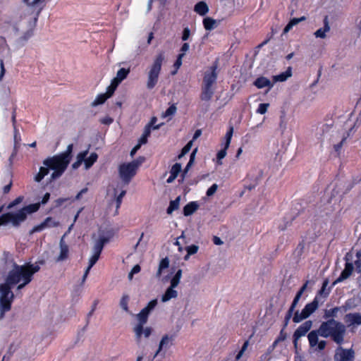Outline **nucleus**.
<instances>
[{
	"mask_svg": "<svg viewBox=\"0 0 361 361\" xmlns=\"http://www.w3.org/2000/svg\"><path fill=\"white\" fill-rule=\"evenodd\" d=\"M346 329L343 324L335 320L334 318L323 322L319 328L310 331L308 335V341L312 345L317 343V337H331L337 344L341 345L344 341Z\"/></svg>",
	"mask_w": 361,
	"mask_h": 361,
	"instance_id": "nucleus-1",
	"label": "nucleus"
},
{
	"mask_svg": "<svg viewBox=\"0 0 361 361\" xmlns=\"http://www.w3.org/2000/svg\"><path fill=\"white\" fill-rule=\"evenodd\" d=\"M40 267L37 264L25 263L23 265H19L13 263L12 269L8 271L4 284L7 285L11 288L24 281H32L33 276L38 272Z\"/></svg>",
	"mask_w": 361,
	"mask_h": 361,
	"instance_id": "nucleus-2",
	"label": "nucleus"
},
{
	"mask_svg": "<svg viewBox=\"0 0 361 361\" xmlns=\"http://www.w3.org/2000/svg\"><path fill=\"white\" fill-rule=\"evenodd\" d=\"M38 210V204H28L15 212L4 213L0 216V226L10 224L14 228H19L27 220L28 215Z\"/></svg>",
	"mask_w": 361,
	"mask_h": 361,
	"instance_id": "nucleus-3",
	"label": "nucleus"
},
{
	"mask_svg": "<svg viewBox=\"0 0 361 361\" xmlns=\"http://www.w3.org/2000/svg\"><path fill=\"white\" fill-rule=\"evenodd\" d=\"M217 68L218 61H216L204 73L200 95L202 101L209 102L214 95V88L213 85L216 82L218 77Z\"/></svg>",
	"mask_w": 361,
	"mask_h": 361,
	"instance_id": "nucleus-4",
	"label": "nucleus"
},
{
	"mask_svg": "<svg viewBox=\"0 0 361 361\" xmlns=\"http://www.w3.org/2000/svg\"><path fill=\"white\" fill-rule=\"evenodd\" d=\"M73 148V144L68 145L65 152L45 159L43 164L50 169H61L65 171L71 160Z\"/></svg>",
	"mask_w": 361,
	"mask_h": 361,
	"instance_id": "nucleus-5",
	"label": "nucleus"
},
{
	"mask_svg": "<svg viewBox=\"0 0 361 361\" xmlns=\"http://www.w3.org/2000/svg\"><path fill=\"white\" fill-rule=\"evenodd\" d=\"M164 59V54L161 51L156 56L153 63L149 66L146 83L148 90H152L157 85Z\"/></svg>",
	"mask_w": 361,
	"mask_h": 361,
	"instance_id": "nucleus-6",
	"label": "nucleus"
},
{
	"mask_svg": "<svg viewBox=\"0 0 361 361\" xmlns=\"http://www.w3.org/2000/svg\"><path fill=\"white\" fill-rule=\"evenodd\" d=\"M142 161L133 160L131 162L123 163L118 167V173L122 181L128 185L136 175L137 171Z\"/></svg>",
	"mask_w": 361,
	"mask_h": 361,
	"instance_id": "nucleus-7",
	"label": "nucleus"
},
{
	"mask_svg": "<svg viewBox=\"0 0 361 361\" xmlns=\"http://www.w3.org/2000/svg\"><path fill=\"white\" fill-rule=\"evenodd\" d=\"M11 288L4 283L0 284V309L3 311H9L11 309L14 294Z\"/></svg>",
	"mask_w": 361,
	"mask_h": 361,
	"instance_id": "nucleus-8",
	"label": "nucleus"
},
{
	"mask_svg": "<svg viewBox=\"0 0 361 361\" xmlns=\"http://www.w3.org/2000/svg\"><path fill=\"white\" fill-rule=\"evenodd\" d=\"M149 312L143 308L140 313L137 314L138 323L133 328V331L135 336V340L137 343H140L142 337L143 326L147 323Z\"/></svg>",
	"mask_w": 361,
	"mask_h": 361,
	"instance_id": "nucleus-9",
	"label": "nucleus"
},
{
	"mask_svg": "<svg viewBox=\"0 0 361 361\" xmlns=\"http://www.w3.org/2000/svg\"><path fill=\"white\" fill-rule=\"evenodd\" d=\"M318 299L317 296L313 300V301L310 303L307 304L304 309L302 310L301 313L299 314L298 312H295V323L299 322L302 319H307L310 316L318 307Z\"/></svg>",
	"mask_w": 361,
	"mask_h": 361,
	"instance_id": "nucleus-10",
	"label": "nucleus"
},
{
	"mask_svg": "<svg viewBox=\"0 0 361 361\" xmlns=\"http://www.w3.org/2000/svg\"><path fill=\"white\" fill-rule=\"evenodd\" d=\"M334 358L335 361H354L355 351L353 348L345 349L339 346L336 349Z\"/></svg>",
	"mask_w": 361,
	"mask_h": 361,
	"instance_id": "nucleus-11",
	"label": "nucleus"
},
{
	"mask_svg": "<svg viewBox=\"0 0 361 361\" xmlns=\"http://www.w3.org/2000/svg\"><path fill=\"white\" fill-rule=\"evenodd\" d=\"M293 314V302L290 304L289 309L288 310V312L285 317L284 321H283V326L281 329L280 334L277 338L275 340V343H279L281 341H284L288 336L287 333L285 331V329L286 326L288 325L289 319L291 318L292 315Z\"/></svg>",
	"mask_w": 361,
	"mask_h": 361,
	"instance_id": "nucleus-12",
	"label": "nucleus"
},
{
	"mask_svg": "<svg viewBox=\"0 0 361 361\" xmlns=\"http://www.w3.org/2000/svg\"><path fill=\"white\" fill-rule=\"evenodd\" d=\"M114 235V232L112 229L106 231L103 235H99L94 246L103 250L105 244L108 243Z\"/></svg>",
	"mask_w": 361,
	"mask_h": 361,
	"instance_id": "nucleus-13",
	"label": "nucleus"
},
{
	"mask_svg": "<svg viewBox=\"0 0 361 361\" xmlns=\"http://www.w3.org/2000/svg\"><path fill=\"white\" fill-rule=\"evenodd\" d=\"M312 326V322L310 320L305 322L295 331V348H296V341L305 336Z\"/></svg>",
	"mask_w": 361,
	"mask_h": 361,
	"instance_id": "nucleus-14",
	"label": "nucleus"
},
{
	"mask_svg": "<svg viewBox=\"0 0 361 361\" xmlns=\"http://www.w3.org/2000/svg\"><path fill=\"white\" fill-rule=\"evenodd\" d=\"M353 271V264L351 262H346L344 269L341 273L339 277L333 283L332 286L336 285L345 279H347Z\"/></svg>",
	"mask_w": 361,
	"mask_h": 361,
	"instance_id": "nucleus-15",
	"label": "nucleus"
},
{
	"mask_svg": "<svg viewBox=\"0 0 361 361\" xmlns=\"http://www.w3.org/2000/svg\"><path fill=\"white\" fill-rule=\"evenodd\" d=\"M173 340V336H169L168 335H164L159 343V348L155 353L154 357H155L163 348H169L172 345Z\"/></svg>",
	"mask_w": 361,
	"mask_h": 361,
	"instance_id": "nucleus-16",
	"label": "nucleus"
},
{
	"mask_svg": "<svg viewBox=\"0 0 361 361\" xmlns=\"http://www.w3.org/2000/svg\"><path fill=\"white\" fill-rule=\"evenodd\" d=\"M253 84L258 89H262L265 87H268V90H269L273 87V83L268 78H267L264 76L257 78L254 81Z\"/></svg>",
	"mask_w": 361,
	"mask_h": 361,
	"instance_id": "nucleus-17",
	"label": "nucleus"
},
{
	"mask_svg": "<svg viewBox=\"0 0 361 361\" xmlns=\"http://www.w3.org/2000/svg\"><path fill=\"white\" fill-rule=\"evenodd\" d=\"M69 249L68 246L66 244L63 239L60 240V254L57 257L56 261L61 262L66 259L68 257Z\"/></svg>",
	"mask_w": 361,
	"mask_h": 361,
	"instance_id": "nucleus-18",
	"label": "nucleus"
},
{
	"mask_svg": "<svg viewBox=\"0 0 361 361\" xmlns=\"http://www.w3.org/2000/svg\"><path fill=\"white\" fill-rule=\"evenodd\" d=\"M345 321L350 325L361 324V315L360 313H348L345 316Z\"/></svg>",
	"mask_w": 361,
	"mask_h": 361,
	"instance_id": "nucleus-19",
	"label": "nucleus"
},
{
	"mask_svg": "<svg viewBox=\"0 0 361 361\" xmlns=\"http://www.w3.org/2000/svg\"><path fill=\"white\" fill-rule=\"evenodd\" d=\"M332 126L327 123H319L317 126L315 135L318 139H322L325 133H328Z\"/></svg>",
	"mask_w": 361,
	"mask_h": 361,
	"instance_id": "nucleus-20",
	"label": "nucleus"
},
{
	"mask_svg": "<svg viewBox=\"0 0 361 361\" xmlns=\"http://www.w3.org/2000/svg\"><path fill=\"white\" fill-rule=\"evenodd\" d=\"M194 11L203 16L209 12V6L204 1H199L195 5Z\"/></svg>",
	"mask_w": 361,
	"mask_h": 361,
	"instance_id": "nucleus-21",
	"label": "nucleus"
},
{
	"mask_svg": "<svg viewBox=\"0 0 361 361\" xmlns=\"http://www.w3.org/2000/svg\"><path fill=\"white\" fill-rule=\"evenodd\" d=\"M176 288L169 286L166 290L165 293L161 297V301L166 302L172 298H176L178 296V292L175 290Z\"/></svg>",
	"mask_w": 361,
	"mask_h": 361,
	"instance_id": "nucleus-22",
	"label": "nucleus"
},
{
	"mask_svg": "<svg viewBox=\"0 0 361 361\" xmlns=\"http://www.w3.org/2000/svg\"><path fill=\"white\" fill-rule=\"evenodd\" d=\"M199 204L197 202H190L183 207V214L185 216L192 215L196 210H197Z\"/></svg>",
	"mask_w": 361,
	"mask_h": 361,
	"instance_id": "nucleus-23",
	"label": "nucleus"
},
{
	"mask_svg": "<svg viewBox=\"0 0 361 361\" xmlns=\"http://www.w3.org/2000/svg\"><path fill=\"white\" fill-rule=\"evenodd\" d=\"M330 27L328 21V16H325L324 19V27L319 28L314 32L316 37L324 38L326 37V32L329 31Z\"/></svg>",
	"mask_w": 361,
	"mask_h": 361,
	"instance_id": "nucleus-24",
	"label": "nucleus"
},
{
	"mask_svg": "<svg viewBox=\"0 0 361 361\" xmlns=\"http://www.w3.org/2000/svg\"><path fill=\"white\" fill-rule=\"evenodd\" d=\"M292 75V68L288 67L285 72L273 76L274 82H283Z\"/></svg>",
	"mask_w": 361,
	"mask_h": 361,
	"instance_id": "nucleus-25",
	"label": "nucleus"
},
{
	"mask_svg": "<svg viewBox=\"0 0 361 361\" xmlns=\"http://www.w3.org/2000/svg\"><path fill=\"white\" fill-rule=\"evenodd\" d=\"M129 73V68H121L117 71L116 76L113 78V80L120 84L124 79L128 77Z\"/></svg>",
	"mask_w": 361,
	"mask_h": 361,
	"instance_id": "nucleus-26",
	"label": "nucleus"
},
{
	"mask_svg": "<svg viewBox=\"0 0 361 361\" xmlns=\"http://www.w3.org/2000/svg\"><path fill=\"white\" fill-rule=\"evenodd\" d=\"M169 267V259L167 257L161 259L159 264L158 270L156 273V277L159 279L161 276L163 270Z\"/></svg>",
	"mask_w": 361,
	"mask_h": 361,
	"instance_id": "nucleus-27",
	"label": "nucleus"
},
{
	"mask_svg": "<svg viewBox=\"0 0 361 361\" xmlns=\"http://www.w3.org/2000/svg\"><path fill=\"white\" fill-rule=\"evenodd\" d=\"M202 23L206 30H212L217 26L216 20L210 17L204 18Z\"/></svg>",
	"mask_w": 361,
	"mask_h": 361,
	"instance_id": "nucleus-28",
	"label": "nucleus"
},
{
	"mask_svg": "<svg viewBox=\"0 0 361 361\" xmlns=\"http://www.w3.org/2000/svg\"><path fill=\"white\" fill-rule=\"evenodd\" d=\"M34 34L33 30L30 29L25 32L22 36L18 39V43L21 46H24L25 43L32 37Z\"/></svg>",
	"mask_w": 361,
	"mask_h": 361,
	"instance_id": "nucleus-29",
	"label": "nucleus"
},
{
	"mask_svg": "<svg viewBox=\"0 0 361 361\" xmlns=\"http://www.w3.org/2000/svg\"><path fill=\"white\" fill-rule=\"evenodd\" d=\"M49 169H50L47 166H41L39 168V172L35 176V180L37 183H39L44 178V176L49 173Z\"/></svg>",
	"mask_w": 361,
	"mask_h": 361,
	"instance_id": "nucleus-30",
	"label": "nucleus"
},
{
	"mask_svg": "<svg viewBox=\"0 0 361 361\" xmlns=\"http://www.w3.org/2000/svg\"><path fill=\"white\" fill-rule=\"evenodd\" d=\"M108 99L109 97L106 96L105 93L99 94L96 97L95 99L92 102L91 106L94 107L100 104H103Z\"/></svg>",
	"mask_w": 361,
	"mask_h": 361,
	"instance_id": "nucleus-31",
	"label": "nucleus"
},
{
	"mask_svg": "<svg viewBox=\"0 0 361 361\" xmlns=\"http://www.w3.org/2000/svg\"><path fill=\"white\" fill-rule=\"evenodd\" d=\"M97 159L98 155L96 152L91 153L89 157L86 158L85 160V168L87 169L92 167V165L97 161Z\"/></svg>",
	"mask_w": 361,
	"mask_h": 361,
	"instance_id": "nucleus-32",
	"label": "nucleus"
},
{
	"mask_svg": "<svg viewBox=\"0 0 361 361\" xmlns=\"http://www.w3.org/2000/svg\"><path fill=\"white\" fill-rule=\"evenodd\" d=\"M309 344L311 348H314L315 351L320 352L325 349L326 345V341L324 340L319 341V337H317V343L312 345L311 343L309 341Z\"/></svg>",
	"mask_w": 361,
	"mask_h": 361,
	"instance_id": "nucleus-33",
	"label": "nucleus"
},
{
	"mask_svg": "<svg viewBox=\"0 0 361 361\" xmlns=\"http://www.w3.org/2000/svg\"><path fill=\"white\" fill-rule=\"evenodd\" d=\"M43 224H45L44 226L46 228H51L54 227H58L59 226V222L55 221V219L51 216L47 217L43 221Z\"/></svg>",
	"mask_w": 361,
	"mask_h": 361,
	"instance_id": "nucleus-34",
	"label": "nucleus"
},
{
	"mask_svg": "<svg viewBox=\"0 0 361 361\" xmlns=\"http://www.w3.org/2000/svg\"><path fill=\"white\" fill-rule=\"evenodd\" d=\"M179 204L180 197H178L174 200H171L166 210L167 214H171L173 211L178 209L179 207Z\"/></svg>",
	"mask_w": 361,
	"mask_h": 361,
	"instance_id": "nucleus-35",
	"label": "nucleus"
},
{
	"mask_svg": "<svg viewBox=\"0 0 361 361\" xmlns=\"http://www.w3.org/2000/svg\"><path fill=\"white\" fill-rule=\"evenodd\" d=\"M118 85L119 84L114 80H111V84L107 87L106 92H105V94H106V96L109 97V98H110L114 94Z\"/></svg>",
	"mask_w": 361,
	"mask_h": 361,
	"instance_id": "nucleus-36",
	"label": "nucleus"
},
{
	"mask_svg": "<svg viewBox=\"0 0 361 361\" xmlns=\"http://www.w3.org/2000/svg\"><path fill=\"white\" fill-rule=\"evenodd\" d=\"M233 133V127L232 126H230L228 131L226 133L225 137H224V145H226V148H228L230 146Z\"/></svg>",
	"mask_w": 361,
	"mask_h": 361,
	"instance_id": "nucleus-37",
	"label": "nucleus"
},
{
	"mask_svg": "<svg viewBox=\"0 0 361 361\" xmlns=\"http://www.w3.org/2000/svg\"><path fill=\"white\" fill-rule=\"evenodd\" d=\"M329 284V280L326 279L322 283V288L319 290L318 295L322 296L324 298H326L330 292V288L326 290V287Z\"/></svg>",
	"mask_w": 361,
	"mask_h": 361,
	"instance_id": "nucleus-38",
	"label": "nucleus"
},
{
	"mask_svg": "<svg viewBox=\"0 0 361 361\" xmlns=\"http://www.w3.org/2000/svg\"><path fill=\"white\" fill-rule=\"evenodd\" d=\"M129 296L128 295H123L120 301L121 307L126 312H129L128 308Z\"/></svg>",
	"mask_w": 361,
	"mask_h": 361,
	"instance_id": "nucleus-39",
	"label": "nucleus"
},
{
	"mask_svg": "<svg viewBox=\"0 0 361 361\" xmlns=\"http://www.w3.org/2000/svg\"><path fill=\"white\" fill-rule=\"evenodd\" d=\"M44 225H45V224H43L42 222H41L39 224H37V225L33 226V228L29 231V233H28L29 235H32L35 233L42 232L44 230L47 229L45 228Z\"/></svg>",
	"mask_w": 361,
	"mask_h": 361,
	"instance_id": "nucleus-40",
	"label": "nucleus"
},
{
	"mask_svg": "<svg viewBox=\"0 0 361 361\" xmlns=\"http://www.w3.org/2000/svg\"><path fill=\"white\" fill-rule=\"evenodd\" d=\"M44 225H45V224H43L42 222H41L39 224H37V225L33 226V228L29 231V233H28L29 235H32L35 233L42 232L44 230L47 229L45 228Z\"/></svg>",
	"mask_w": 361,
	"mask_h": 361,
	"instance_id": "nucleus-41",
	"label": "nucleus"
},
{
	"mask_svg": "<svg viewBox=\"0 0 361 361\" xmlns=\"http://www.w3.org/2000/svg\"><path fill=\"white\" fill-rule=\"evenodd\" d=\"M228 148H226V145H224V147L219 150L216 154L217 164L221 165L222 164L221 159H223L227 154Z\"/></svg>",
	"mask_w": 361,
	"mask_h": 361,
	"instance_id": "nucleus-42",
	"label": "nucleus"
},
{
	"mask_svg": "<svg viewBox=\"0 0 361 361\" xmlns=\"http://www.w3.org/2000/svg\"><path fill=\"white\" fill-rule=\"evenodd\" d=\"M192 145V140L189 141L181 149L180 154L178 156V159H181L187 153L190 152Z\"/></svg>",
	"mask_w": 361,
	"mask_h": 361,
	"instance_id": "nucleus-43",
	"label": "nucleus"
},
{
	"mask_svg": "<svg viewBox=\"0 0 361 361\" xmlns=\"http://www.w3.org/2000/svg\"><path fill=\"white\" fill-rule=\"evenodd\" d=\"M309 281H307L300 288V289L298 291L296 295H295V307L296 306L298 300H300V297L302 296V293L305 292V290L307 288V284Z\"/></svg>",
	"mask_w": 361,
	"mask_h": 361,
	"instance_id": "nucleus-44",
	"label": "nucleus"
},
{
	"mask_svg": "<svg viewBox=\"0 0 361 361\" xmlns=\"http://www.w3.org/2000/svg\"><path fill=\"white\" fill-rule=\"evenodd\" d=\"M24 200V197L20 195L17 197L15 200L11 201L6 207L7 209H11L15 207L16 206L20 204Z\"/></svg>",
	"mask_w": 361,
	"mask_h": 361,
	"instance_id": "nucleus-45",
	"label": "nucleus"
},
{
	"mask_svg": "<svg viewBox=\"0 0 361 361\" xmlns=\"http://www.w3.org/2000/svg\"><path fill=\"white\" fill-rule=\"evenodd\" d=\"M340 308L336 307L330 310H326L324 313V317L325 319L330 317H335L336 316L337 312L339 311Z\"/></svg>",
	"mask_w": 361,
	"mask_h": 361,
	"instance_id": "nucleus-46",
	"label": "nucleus"
},
{
	"mask_svg": "<svg viewBox=\"0 0 361 361\" xmlns=\"http://www.w3.org/2000/svg\"><path fill=\"white\" fill-rule=\"evenodd\" d=\"M126 193V190H122L120 194L116 197V214H118V209L121 205L123 197L125 196Z\"/></svg>",
	"mask_w": 361,
	"mask_h": 361,
	"instance_id": "nucleus-47",
	"label": "nucleus"
},
{
	"mask_svg": "<svg viewBox=\"0 0 361 361\" xmlns=\"http://www.w3.org/2000/svg\"><path fill=\"white\" fill-rule=\"evenodd\" d=\"M183 58V54H179L177 56V59L173 64L175 67V71L172 72V74L174 75L176 73L177 71L180 68L182 65V59Z\"/></svg>",
	"mask_w": 361,
	"mask_h": 361,
	"instance_id": "nucleus-48",
	"label": "nucleus"
},
{
	"mask_svg": "<svg viewBox=\"0 0 361 361\" xmlns=\"http://www.w3.org/2000/svg\"><path fill=\"white\" fill-rule=\"evenodd\" d=\"M180 171H181V164L179 163H176L175 164H173L172 166L171 171H170V173L172 174L173 176H175L176 177H177Z\"/></svg>",
	"mask_w": 361,
	"mask_h": 361,
	"instance_id": "nucleus-49",
	"label": "nucleus"
},
{
	"mask_svg": "<svg viewBox=\"0 0 361 361\" xmlns=\"http://www.w3.org/2000/svg\"><path fill=\"white\" fill-rule=\"evenodd\" d=\"M269 106V104H268V103L259 104V105L257 109V113H258L259 114H264L267 111Z\"/></svg>",
	"mask_w": 361,
	"mask_h": 361,
	"instance_id": "nucleus-50",
	"label": "nucleus"
},
{
	"mask_svg": "<svg viewBox=\"0 0 361 361\" xmlns=\"http://www.w3.org/2000/svg\"><path fill=\"white\" fill-rule=\"evenodd\" d=\"M248 345H249V341H245L240 349V350L238 353V354L236 355V357H235V359L237 360H240V357L243 356L244 352L247 350V347H248Z\"/></svg>",
	"mask_w": 361,
	"mask_h": 361,
	"instance_id": "nucleus-51",
	"label": "nucleus"
},
{
	"mask_svg": "<svg viewBox=\"0 0 361 361\" xmlns=\"http://www.w3.org/2000/svg\"><path fill=\"white\" fill-rule=\"evenodd\" d=\"M157 121V117L153 116L151 118L150 121L146 126H149V128L153 130H157L160 128L161 125L160 124L155 125Z\"/></svg>",
	"mask_w": 361,
	"mask_h": 361,
	"instance_id": "nucleus-52",
	"label": "nucleus"
},
{
	"mask_svg": "<svg viewBox=\"0 0 361 361\" xmlns=\"http://www.w3.org/2000/svg\"><path fill=\"white\" fill-rule=\"evenodd\" d=\"M20 141V136L19 134L18 129H15L14 130V147H13V149H18V144H19Z\"/></svg>",
	"mask_w": 361,
	"mask_h": 361,
	"instance_id": "nucleus-53",
	"label": "nucleus"
},
{
	"mask_svg": "<svg viewBox=\"0 0 361 361\" xmlns=\"http://www.w3.org/2000/svg\"><path fill=\"white\" fill-rule=\"evenodd\" d=\"M176 111V106L174 104L170 106L164 112L165 117L173 115Z\"/></svg>",
	"mask_w": 361,
	"mask_h": 361,
	"instance_id": "nucleus-54",
	"label": "nucleus"
},
{
	"mask_svg": "<svg viewBox=\"0 0 361 361\" xmlns=\"http://www.w3.org/2000/svg\"><path fill=\"white\" fill-rule=\"evenodd\" d=\"M50 198V193L46 192L42 197V200L39 202L34 203L33 204H38L39 209L40 208L41 204L44 205L48 202Z\"/></svg>",
	"mask_w": 361,
	"mask_h": 361,
	"instance_id": "nucleus-55",
	"label": "nucleus"
},
{
	"mask_svg": "<svg viewBox=\"0 0 361 361\" xmlns=\"http://www.w3.org/2000/svg\"><path fill=\"white\" fill-rule=\"evenodd\" d=\"M188 255H192L197 252L198 246L195 245H191L186 247Z\"/></svg>",
	"mask_w": 361,
	"mask_h": 361,
	"instance_id": "nucleus-56",
	"label": "nucleus"
},
{
	"mask_svg": "<svg viewBox=\"0 0 361 361\" xmlns=\"http://www.w3.org/2000/svg\"><path fill=\"white\" fill-rule=\"evenodd\" d=\"M157 305V300L156 299L149 301L147 305L144 307L148 312H151Z\"/></svg>",
	"mask_w": 361,
	"mask_h": 361,
	"instance_id": "nucleus-57",
	"label": "nucleus"
},
{
	"mask_svg": "<svg viewBox=\"0 0 361 361\" xmlns=\"http://www.w3.org/2000/svg\"><path fill=\"white\" fill-rule=\"evenodd\" d=\"M190 35V29L188 27H185L183 29V33H182V37H181L182 40L187 41L189 39Z\"/></svg>",
	"mask_w": 361,
	"mask_h": 361,
	"instance_id": "nucleus-58",
	"label": "nucleus"
},
{
	"mask_svg": "<svg viewBox=\"0 0 361 361\" xmlns=\"http://www.w3.org/2000/svg\"><path fill=\"white\" fill-rule=\"evenodd\" d=\"M88 154V150H85L83 152H80L77 156V160L79 161V162H85V160L86 159V156Z\"/></svg>",
	"mask_w": 361,
	"mask_h": 361,
	"instance_id": "nucleus-59",
	"label": "nucleus"
},
{
	"mask_svg": "<svg viewBox=\"0 0 361 361\" xmlns=\"http://www.w3.org/2000/svg\"><path fill=\"white\" fill-rule=\"evenodd\" d=\"M113 122H114V119L109 116L103 117L100 119V123L102 124H104V125L109 126V125L111 124Z\"/></svg>",
	"mask_w": 361,
	"mask_h": 361,
	"instance_id": "nucleus-60",
	"label": "nucleus"
},
{
	"mask_svg": "<svg viewBox=\"0 0 361 361\" xmlns=\"http://www.w3.org/2000/svg\"><path fill=\"white\" fill-rule=\"evenodd\" d=\"M68 200V198H63V197H60V198H58L56 199L55 201H54V207L56 208V207H61L64 202H67Z\"/></svg>",
	"mask_w": 361,
	"mask_h": 361,
	"instance_id": "nucleus-61",
	"label": "nucleus"
},
{
	"mask_svg": "<svg viewBox=\"0 0 361 361\" xmlns=\"http://www.w3.org/2000/svg\"><path fill=\"white\" fill-rule=\"evenodd\" d=\"M217 188H218V186H217V185L216 183L213 184L207 190V192H206L207 195L209 196V197L213 195L216 192V191L217 190Z\"/></svg>",
	"mask_w": 361,
	"mask_h": 361,
	"instance_id": "nucleus-62",
	"label": "nucleus"
},
{
	"mask_svg": "<svg viewBox=\"0 0 361 361\" xmlns=\"http://www.w3.org/2000/svg\"><path fill=\"white\" fill-rule=\"evenodd\" d=\"M54 172L51 175V178L54 180L56 178H59L64 171H62L61 169H53Z\"/></svg>",
	"mask_w": 361,
	"mask_h": 361,
	"instance_id": "nucleus-63",
	"label": "nucleus"
},
{
	"mask_svg": "<svg viewBox=\"0 0 361 361\" xmlns=\"http://www.w3.org/2000/svg\"><path fill=\"white\" fill-rule=\"evenodd\" d=\"M99 257L100 256L94 254L92 255V256L90 257L89 260V265L90 266V267H92L97 263V262L99 259Z\"/></svg>",
	"mask_w": 361,
	"mask_h": 361,
	"instance_id": "nucleus-64",
	"label": "nucleus"
}]
</instances>
